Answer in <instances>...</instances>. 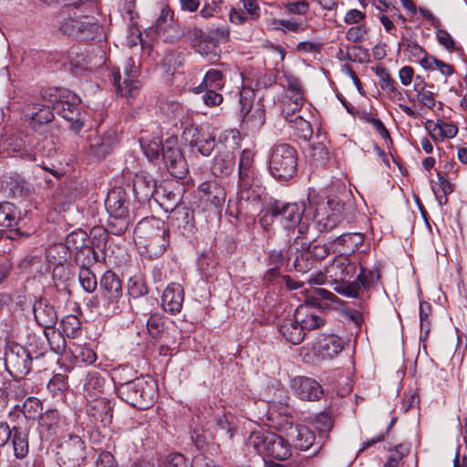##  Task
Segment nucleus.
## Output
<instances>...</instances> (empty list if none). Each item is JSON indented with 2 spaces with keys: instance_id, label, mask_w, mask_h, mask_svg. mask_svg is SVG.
Returning <instances> with one entry per match:
<instances>
[{
  "instance_id": "f257e3e1",
  "label": "nucleus",
  "mask_w": 467,
  "mask_h": 467,
  "mask_svg": "<svg viewBox=\"0 0 467 467\" xmlns=\"http://www.w3.org/2000/svg\"><path fill=\"white\" fill-rule=\"evenodd\" d=\"M42 98L54 104L55 111L69 122V129L78 134L82 129L87 131L88 115L79 109L80 99L68 89L47 88L42 89Z\"/></svg>"
},
{
  "instance_id": "f03ea898",
  "label": "nucleus",
  "mask_w": 467,
  "mask_h": 467,
  "mask_svg": "<svg viewBox=\"0 0 467 467\" xmlns=\"http://www.w3.org/2000/svg\"><path fill=\"white\" fill-rule=\"evenodd\" d=\"M359 264L346 254H339L326 266L329 281L336 285L335 291L348 297H358L360 285L350 281L358 272Z\"/></svg>"
},
{
  "instance_id": "7ed1b4c3",
  "label": "nucleus",
  "mask_w": 467,
  "mask_h": 467,
  "mask_svg": "<svg viewBox=\"0 0 467 467\" xmlns=\"http://www.w3.org/2000/svg\"><path fill=\"white\" fill-rule=\"evenodd\" d=\"M247 444L264 457L284 461L291 455L289 441L275 432L254 431L248 438Z\"/></svg>"
},
{
  "instance_id": "20e7f679",
  "label": "nucleus",
  "mask_w": 467,
  "mask_h": 467,
  "mask_svg": "<svg viewBox=\"0 0 467 467\" xmlns=\"http://www.w3.org/2000/svg\"><path fill=\"white\" fill-rule=\"evenodd\" d=\"M135 234L144 243L146 249L155 256L161 254L169 244V230L164 222L156 217L140 221Z\"/></svg>"
},
{
  "instance_id": "39448f33",
  "label": "nucleus",
  "mask_w": 467,
  "mask_h": 467,
  "mask_svg": "<svg viewBox=\"0 0 467 467\" xmlns=\"http://www.w3.org/2000/svg\"><path fill=\"white\" fill-rule=\"evenodd\" d=\"M60 18L58 29L69 36L92 38L100 29L94 17L78 14V8L71 5L62 11Z\"/></svg>"
},
{
  "instance_id": "423d86ee",
  "label": "nucleus",
  "mask_w": 467,
  "mask_h": 467,
  "mask_svg": "<svg viewBox=\"0 0 467 467\" xmlns=\"http://www.w3.org/2000/svg\"><path fill=\"white\" fill-rule=\"evenodd\" d=\"M117 392L128 404L139 409H146L155 400L156 383L151 379L137 378L120 383L117 387Z\"/></svg>"
},
{
  "instance_id": "0eeeda50",
  "label": "nucleus",
  "mask_w": 467,
  "mask_h": 467,
  "mask_svg": "<svg viewBox=\"0 0 467 467\" xmlns=\"http://www.w3.org/2000/svg\"><path fill=\"white\" fill-rule=\"evenodd\" d=\"M297 167V152L292 146L283 143L271 150L268 160L270 174L278 180H287L294 176Z\"/></svg>"
},
{
  "instance_id": "6e6552de",
  "label": "nucleus",
  "mask_w": 467,
  "mask_h": 467,
  "mask_svg": "<svg viewBox=\"0 0 467 467\" xmlns=\"http://www.w3.org/2000/svg\"><path fill=\"white\" fill-rule=\"evenodd\" d=\"M305 204L302 203H275L271 210L272 216L280 222L288 230L298 227V232L303 234L307 228L308 218L306 214Z\"/></svg>"
},
{
  "instance_id": "1a4fd4ad",
  "label": "nucleus",
  "mask_w": 467,
  "mask_h": 467,
  "mask_svg": "<svg viewBox=\"0 0 467 467\" xmlns=\"http://www.w3.org/2000/svg\"><path fill=\"white\" fill-rule=\"evenodd\" d=\"M86 458V446L78 435L63 438L57 451V461L61 467H79Z\"/></svg>"
},
{
  "instance_id": "9d476101",
  "label": "nucleus",
  "mask_w": 467,
  "mask_h": 467,
  "mask_svg": "<svg viewBox=\"0 0 467 467\" xmlns=\"http://www.w3.org/2000/svg\"><path fill=\"white\" fill-rule=\"evenodd\" d=\"M64 244L70 255L75 254V261L81 266L88 265L94 261L95 251L89 245L88 236L82 230H76L67 235Z\"/></svg>"
},
{
  "instance_id": "9b49d317",
  "label": "nucleus",
  "mask_w": 467,
  "mask_h": 467,
  "mask_svg": "<svg viewBox=\"0 0 467 467\" xmlns=\"http://www.w3.org/2000/svg\"><path fill=\"white\" fill-rule=\"evenodd\" d=\"M100 287L104 290L106 315L118 314L121 310L122 285L120 280L112 271L104 273L100 279Z\"/></svg>"
},
{
  "instance_id": "f8f14e48",
  "label": "nucleus",
  "mask_w": 467,
  "mask_h": 467,
  "mask_svg": "<svg viewBox=\"0 0 467 467\" xmlns=\"http://www.w3.org/2000/svg\"><path fill=\"white\" fill-rule=\"evenodd\" d=\"M162 157L168 171L176 178H183L188 171L187 162L177 146V138L170 137L162 147Z\"/></svg>"
},
{
  "instance_id": "ddd939ff",
  "label": "nucleus",
  "mask_w": 467,
  "mask_h": 467,
  "mask_svg": "<svg viewBox=\"0 0 467 467\" xmlns=\"http://www.w3.org/2000/svg\"><path fill=\"white\" fill-rule=\"evenodd\" d=\"M133 192L140 202L150 201L152 197L158 202L161 197L165 196V190L161 187L157 188L155 180L146 171L136 173L133 179Z\"/></svg>"
},
{
  "instance_id": "4468645a",
  "label": "nucleus",
  "mask_w": 467,
  "mask_h": 467,
  "mask_svg": "<svg viewBox=\"0 0 467 467\" xmlns=\"http://www.w3.org/2000/svg\"><path fill=\"white\" fill-rule=\"evenodd\" d=\"M86 140L88 154L98 160H102L109 154L117 141L116 133L112 130L99 135L96 130H89Z\"/></svg>"
},
{
  "instance_id": "2eb2a0df",
  "label": "nucleus",
  "mask_w": 467,
  "mask_h": 467,
  "mask_svg": "<svg viewBox=\"0 0 467 467\" xmlns=\"http://www.w3.org/2000/svg\"><path fill=\"white\" fill-rule=\"evenodd\" d=\"M237 193L241 202H245L256 211L261 208L265 189L260 183L259 179L239 181Z\"/></svg>"
},
{
  "instance_id": "dca6fc26",
  "label": "nucleus",
  "mask_w": 467,
  "mask_h": 467,
  "mask_svg": "<svg viewBox=\"0 0 467 467\" xmlns=\"http://www.w3.org/2000/svg\"><path fill=\"white\" fill-rule=\"evenodd\" d=\"M5 366L15 373L26 375L31 370L32 358L25 348L20 345L11 346L5 353Z\"/></svg>"
},
{
  "instance_id": "f3484780",
  "label": "nucleus",
  "mask_w": 467,
  "mask_h": 467,
  "mask_svg": "<svg viewBox=\"0 0 467 467\" xmlns=\"http://www.w3.org/2000/svg\"><path fill=\"white\" fill-rule=\"evenodd\" d=\"M241 112L243 114V125L250 130L260 129L265 121V114L263 106L257 102L250 104L249 99L241 93L240 97Z\"/></svg>"
},
{
  "instance_id": "a211bd4d",
  "label": "nucleus",
  "mask_w": 467,
  "mask_h": 467,
  "mask_svg": "<svg viewBox=\"0 0 467 467\" xmlns=\"http://www.w3.org/2000/svg\"><path fill=\"white\" fill-rule=\"evenodd\" d=\"M340 211L339 203L332 208L327 202V205L322 204L316 209L314 221L320 226L321 231H330L343 221Z\"/></svg>"
},
{
  "instance_id": "6ab92c4d",
  "label": "nucleus",
  "mask_w": 467,
  "mask_h": 467,
  "mask_svg": "<svg viewBox=\"0 0 467 467\" xmlns=\"http://www.w3.org/2000/svg\"><path fill=\"white\" fill-rule=\"evenodd\" d=\"M314 306V305L306 301V304L300 305L295 310L293 317L304 331L318 328L324 324L323 317Z\"/></svg>"
},
{
  "instance_id": "aec40b11",
  "label": "nucleus",
  "mask_w": 467,
  "mask_h": 467,
  "mask_svg": "<svg viewBox=\"0 0 467 467\" xmlns=\"http://www.w3.org/2000/svg\"><path fill=\"white\" fill-rule=\"evenodd\" d=\"M54 104L49 103L42 98V92L40 93V99L37 103L27 106L25 116L30 119V124L34 127L36 125L47 124L54 119Z\"/></svg>"
},
{
  "instance_id": "412c9836",
  "label": "nucleus",
  "mask_w": 467,
  "mask_h": 467,
  "mask_svg": "<svg viewBox=\"0 0 467 467\" xmlns=\"http://www.w3.org/2000/svg\"><path fill=\"white\" fill-rule=\"evenodd\" d=\"M284 431L285 436L294 442L295 447L303 451L312 447L316 440L314 432L305 425L289 423L285 427Z\"/></svg>"
},
{
  "instance_id": "4be33fe9",
  "label": "nucleus",
  "mask_w": 467,
  "mask_h": 467,
  "mask_svg": "<svg viewBox=\"0 0 467 467\" xmlns=\"http://www.w3.org/2000/svg\"><path fill=\"white\" fill-rule=\"evenodd\" d=\"M292 387L301 400H318L323 394L320 384L307 377L295 378L292 381Z\"/></svg>"
},
{
  "instance_id": "5701e85b",
  "label": "nucleus",
  "mask_w": 467,
  "mask_h": 467,
  "mask_svg": "<svg viewBox=\"0 0 467 467\" xmlns=\"http://www.w3.org/2000/svg\"><path fill=\"white\" fill-rule=\"evenodd\" d=\"M184 300L183 288L178 284H171L163 291L161 306L164 311L171 314L180 313Z\"/></svg>"
},
{
  "instance_id": "b1692460",
  "label": "nucleus",
  "mask_w": 467,
  "mask_h": 467,
  "mask_svg": "<svg viewBox=\"0 0 467 467\" xmlns=\"http://www.w3.org/2000/svg\"><path fill=\"white\" fill-rule=\"evenodd\" d=\"M105 206L109 214H130L127 194L121 188L112 189L108 193Z\"/></svg>"
},
{
  "instance_id": "393cba45",
  "label": "nucleus",
  "mask_w": 467,
  "mask_h": 467,
  "mask_svg": "<svg viewBox=\"0 0 467 467\" xmlns=\"http://www.w3.org/2000/svg\"><path fill=\"white\" fill-rule=\"evenodd\" d=\"M406 51L409 53L410 59L419 63L424 69L434 70L438 66V59L429 56L426 51L416 42L404 39Z\"/></svg>"
},
{
  "instance_id": "a878e982",
  "label": "nucleus",
  "mask_w": 467,
  "mask_h": 467,
  "mask_svg": "<svg viewBox=\"0 0 467 467\" xmlns=\"http://www.w3.org/2000/svg\"><path fill=\"white\" fill-rule=\"evenodd\" d=\"M198 190L202 193L201 198L214 207H219L224 202L225 191L215 181H208L201 183Z\"/></svg>"
},
{
  "instance_id": "bb28decb",
  "label": "nucleus",
  "mask_w": 467,
  "mask_h": 467,
  "mask_svg": "<svg viewBox=\"0 0 467 467\" xmlns=\"http://www.w3.org/2000/svg\"><path fill=\"white\" fill-rule=\"evenodd\" d=\"M192 36H194L192 46L196 52L211 62L217 61L219 55L215 43L213 40L202 37V30L198 28L192 30Z\"/></svg>"
},
{
  "instance_id": "cd10ccee",
  "label": "nucleus",
  "mask_w": 467,
  "mask_h": 467,
  "mask_svg": "<svg viewBox=\"0 0 467 467\" xmlns=\"http://www.w3.org/2000/svg\"><path fill=\"white\" fill-rule=\"evenodd\" d=\"M39 432L42 439L48 440L60 429V417L57 410H48L38 419Z\"/></svg>"
},
{
  "instance_id": "c85d7f7f",
  "label": "nucleus",
  "mask_w": 467,
  "mask_h": 467,
  "mask_svg": "<svg viewBox=\"0 0 467 467\" xmlns=\"http://www.w3.org/2000/svg\"><path fill=\"white\" fill-rule=\"evenodd\" d=\"M344 344L345 341L336 335L326 336L318 343L317 355L322 359H332L342 351Z\"/></svg>"
},
{
  "instance_id": "c756f323",
  "label": "nucleus",
  "mask_w": 467,
  "mask_h": 467,
  "mask_svg": "<svg viewBox=\"0 0 467 467\" xmlns=\"http://www.w3.org/2000/svg\"><path fill=\"white\" fill-rule=\"evenodd\" d=\"M33 310L35 318L40 326L50 328L56 325L57 320V313L47 300L41 299L36 302Z\"/></svg>"
},
{
  "instance_id": "7c9ffc66",
  "label": "nucleus",
  "mask_w": 467,
  "mask_h": 467,
  "mask_svg": "<svg viewBox=\"0 0 467 467\" xmlns=\"http://www.w3.org/2000/svg\"><path fill=\"white\" fill-rule=\"evenodd\" d=\"M234 164L235 160L233 152H220L213 158L211 171L217 177L228 176L233 172Z\"/></svg>"
},
{
  "instance_id": "2f4dec72",
  "label": "nucleus",
  "mask_w": 467,
  "mask_h": 467,
  "mask_svg": "<svg viewBox=\"0 0 467 467\" xmlns=\"http://www.w3.org/2000/svg\"><path fill=\"white\" fill-rule=\"evenodd\" d=\"M112 77L118 95L126 97L128 99H134L137 96L140 90V83L137 78H124L121 83L119 71H114Z\"/></svg>"
},
{
  "instance_id": "473e14b6",
  "label": "nucleus",
  "mask_w": 467,
  "mask_h": 467,
  "mask_svg": "<svg viewBox=\"0 0 467 467\" xmlns=\"http://www.w3.org/2000/svg\"><path fill=\"white\" fill-rule=\"evenodd\" d=\"M19 211L11 202H0V226L18 231Z\"/></svg>"
},
{
  "instance_id": "72a5a7b5",
  "label": "nucleus",
  "mask_w": 467,
  "mask_h": 467,
  "mask_svg": "<svg viewBox=\"0 0 467 467\" xmlns=\"http://www.w3.org/2000/svg\"><path fill=\"white\" fill-rule=\"evenodd\" d=\"M279 331L284 338L293 345L300 344L305 337V331L294 317L283 321Z\"/></svg>"
},
{
  "instance_id": "f704fd0d",
  "label": "nucleus",
  "mask_w": 467,
  "mask_h": 467,
  "mask_svg": "<svg viewBox=\"0 0 467 467\" xmlns=\"http://www.w3.org/2000/svg\"><path fill=\"white\" fill-rule=\"evenodd\" d=\"M239 181L258 179L254 165V153L250 150H244L238 162Z\"/></svg>"
},
{
  "instance_id": "c9c22d12",
  "label": "nucleus",
  "mask_w": 467,
  "mask_h": 467,
  "mask_svg": "<svg viewBox=\"0 0 467 467\" xmlns=\"http://www.w3.org/2000/svg\"><path fill=\"white\" fill-rule=\"evenodd\" d=\"M61 335L63 337L62 346H57L56 351H60L67 348V343L64 337L75 338L80 330V322L74 315H68L62 318L60 322Z\"/></svg>"
},
{
  "instance_id": "e433bc0d",
  "label": "nucleus",
  "mask_w": 467,
  "mask_h": 467,
  "mask_svg": "<svg viewBox=\"0 0 467 467\" xmlns=\"http://www.w3.org/2000/svg\"><path fill=\"white\" fill-rule=\"evenodd\" d=\"M12 443L16 458H24L28 452V433L26 428L14 426Z\"/></svg>"
},
{
  "instance_id": "4c0bfd02",
  "label": "nucleus",
  "mask_w": 467,
  "mask_h": 467,
  "mask_svg": "<svg viewBox=\"0 0 467 467\" xmlns=\"http://www.w3.org/2000/svg\"><path fill=\"white\" fill-rule=\"evenodd\" d=\"M104 384L105 379L101 376L100 372L90 370L86 375L84 390L90 398H96L102 393Z\"/></svg>"
},
{
  "instance_id": "58836bf2",
  "label": "nucleus",
  "mask_w": 467,
  "mask_h": 467,
  "mask_svg": "<svg viewBox=\"0 0 467 467\" xmlns=\"http://www.w3.org/2000/svg\"><path fill=\"white\" fill-rule=\"evenodd\" d=\"M363 234L359 233H346L337 236L334 243L342 246V253H354L363 244Z\"/></svg>"
},
{
  "instance_id": "ea45409f",
  "label": "nucleus",
  "mask_w": 467,
  "mask_h": 467,
  "mask_svg": "<svg viewBox=\"0 0 467 467\" xmlns=\"http://www.w3.org/2000/svg\"><path fill=\"white\" fill-rule=\"evenodd\" d=\"M224 78L222 71L210 69L206 72L202 82L196 88L197 92H203L204 88L221 90L224 87Z\"/></svg>"
},
{
  "instance_id": "a19ab883",
  "label": "nucleus",
  "mask_w": 467,
  "mask_h": 467,
  "mask_svg": "<svg viewBox=\"0 0 467 467\" xmlns=\"http://www.w3.org/2000/svg\"><path fill=\"white\" fill-rule=\"evenodd\" d=\"M70 256L64 243L55 244L46 250V259L49 265L65 264Z\"/></svg>"
},
{
  "instance_id": "79ce46f5",
  "label": "nucleus",
  "mask_w": 467,
  "mask_h": 467,
  "mask_svg": "<svg viewBox=\"0 0 467 467\" xmlns=\"http://www.w3.org/2000/svg\"><path fill=\"white\" fill-rule=\"evenodd\" d=\"M415 91L418 93L419 101L425 107L432 109L435 106V87L427 85L422 81H416L414 84Z\"/></svg>"
},
{
  "instance_id": "37998d69",
  "label": "nucleus",
  "mask_w": 467,
  "mask_h": 467,
  "mask_svg": "<svg viewBox=\"0 0 467 467\" xmlns=\"http://www.w3.org/2000/svg\"><path fill=\"white\" fill-rule=\"evenodd\" d=\"M67 347L69 348L77 362L91 365L97 360V355L94 350L87 346L70 343Z\"/></svg>"
},
{
  "instance_id": "c03bdc74",
  "label": "nucleus",
  "mask_w": 467,
  "mask_h": 467,
  "mask_svg": "<svg viewBox=\"0 0 467 467\" xmlns=\"http://www.w3.org/2000/svg\"><path fill=\"white\" fill-rule=\"evenodd\" d=\"M130 223V214H109L108 231L114 235L123 234Z\"/></svg>"
},
{
  "instance_id": "a18cd8bd",
  "label": "nucleus",
  "mask_w": 467,
  "mask_h": 467,
  "mask_svg": "<svg viewBox=\"0 0 467 467\" xmlns=\"http://www.w3.org/2000/svg\"><path fill=\"white\" fill-rule=\"evenodd\" d=\"M318 141L310 145V157L317 164H324L328 158V150L326 143V136L321 133L317 134Z\"/></svg>"
},
{
  "instance_id": "49530a36",
  "label": "nucleus",
  "mask_w": 467,
  "mask_h": 467,
  "mask_svg": "<svg viewBox=\"0 0 467 467\" xmlns=\"http://www.w3.org/2000/svg\"><path fill=\"white\" fill-rule=\"evenodd\" d=\"M140 146L143 150L145 156L150 160L153 161L159 158L161 151L162 152L161 140L159 136H153L151 139L141 138Z\"/></svg>"
},
{
  "instance_id": "de8ad7c7",
  "label": "nucleus",
  "mask_w": 467,
  "mask_h": 467,
  "mask_svg": "<svg viewBox=\"0 0 467 467\" xmlns=\"http://www.w3.org/2000/svg\"><path fill=\"white\" fill-rule=\"evenodd\" d=\"M5 188L12 196H22L29 191L27 182L18 174L11 175Z\"/></svg>"
},
{
  "instance_id": "09e8293b",
  "label": "nucleus",
  "mask_w": 467,
  "mask_h": 467,
  "mask_svg": "<svg viewBox=\"0 0 467 467\" xmlns=\"http://www.w3.org/2000/svg\"><path fill=\"white\" fill-rule=\"evenodd\" d=\"M288 122L291 124V128L295 129L299 138L309 140L312 137L313 130L310 123L300 115H296L295 119H289Z\"/></svg>"
},
{
  "instance_id": "8fccbe9b",
  "label": "nucleus",
  "mask_w": 467,
  "mask_h": 467,
  "mask_svg": "<svg viewBox=\"0 0 467 467\" xmlns=\"http://www.w3.org/2000/svg\"><path fill=\"white\" fill-rule=\"evenodd\" d=\"M41 410H42L41 401L35 397H29L24 402L22 415H18V418H21V420H24V419L35 420L36 418L40 416L39 412Z\"/></svg>"
},
{
  "instance_id": "3c124183",
  "label": "nucleus",
  "mask_w": 467,
  "mask_h": 467,
  "mask_svg": "<svg viewBox=\"0 0 467 467\" xmlns=\"http://www.w3.org/2000/svg\"><path fill=\"white\" fill-rule=\"evenodd\" d=\"M359 272L357 275V279L354 282H358L360 285V289H368L373 286L379 279L378 271L366 270L362 266H358Z\"/></svg>"
},
{
  "instance_id": "603ef678",
  "label": "nucleus",
  "mask_w": 467,
  "mask_h": 467,
  "mask_svg": "<svg viewBox=\"0 0 467 467\" xmlns=\"http://www.w3.org/2000/svg\"><path fill=\"white\" fill-rule=\"evenodd\" d=\"M377 75L379 78V86L389 97H395L398 93L396 82L384 68H378Z\"/></svg>"
},
{
  "instance_id": "864d4df0",
  "label": "nucleus",
  "mask_w": 467,
  "mask_h": 467,
  "mask_svg": "<svg viewBox=\"0 0 467 467\" xmlns=\"http://www.w3.org/2000/svg\"><path fill=\"white\" fill-rule=\"evenodd\" d=\"M198 151L203 156H210L215 147V139L207 130L202 135L195 146Z\"/></svg>"
},
{
  "instance_id": "5fc2aeb1",
  "label": "nucleus",
  "mask_w": 467,
  "mask_h": 467,
  "mask_svg": "<svg viewBox=\"0 0 467 467\" xmlns=\"http://www.w3.org/2000/svg\"><path fill=\"white\" fill-rule=\"evenodd\" d=\"M316 265V261L309 253L303 252L297 255L294 262V267L296 272L306 274Z\"/></svg>"
},
{
  "instance_id": "6e6d98bb",
  "label": "nucleus",
  "mask_w": 467,
  "mask_h": 467,
  "mask_svg": "<svg viewBox=\"0 0 467 467\" xmlns=\"http://www.w3.org/2000/svg\"><path fill=\"white\" fill-rule=\"evenodd\" d=\"M83 268L79 272V283L83 289L88 293H92L97 288V279L93 273L89 271L87 265L82 266Z\"/></svg>"
},
{
  "instance_id": "4d7b16f0",
  "label": "nucleus",
  "mask_w": 467,
  "mask_h": 467,
  "mask_svg": "<svg viewBox=\"0 0 467 467\" xmlns=\"http://www.w3.org/2000/svg\"><path fill=\"white\" fill-rule=\"evenodd\" d=\"M157 34L160 37L163 38V40L168 43L178 42L183 35L179 24L175 21L172 23V25L168 26L164 30H161Z\"/></svg>"
},
{
  "instance_id": "13d9d810",
  "label": "nucleus",
  "mask_w": 467,
  "mask_h": 467,
  "mask_svg": "<svg viewBox=\"0 0 467 467\" xmlns=\"http://www.w3.org/2000/svg\"><path fill=\"white\" fill-rule=\"evenodd\" d=\"M147 329L152 337H158L164 330V321L160 314H151L146 321Z\"/></svg>"
},
{
  "instance_id": "bf43d9fd",
  "label": "nucleus",
  "mask_w": 467,
  "mask_h": 467,
  "mask_svg": "<svg viewBox=\"0 0 467 467\" xmlns=\"http://www.w3.org/2000/svg\"><path fill=\"white\" fill-rule=\"evenodd\" d=\"M202 127L199 128L194 125H187L182 134V140L189 143L191 146H195L197 141L201 139L202 135L205 132Z\"/></svg>"
},
{
  "instance_id": "052dcab7",
  "label": "nucleus",
  "mask_w": 467,
  "mask_h": 467,
  "mask_svg": "<svg viewBox=\"0 0 467 467\" xmlns=\"http://www.w3.org/2000/svg\"><path fill=\"white\" fill-rule=\"evenodd\" d=\"M336 298V296L324 288H314L312 289L308 295L306 296V302L311 303L314 306H318V300L319 299H325L328 301H334Z\"/></svg>"
},
{
  "instance_id": "680f3d73",
  "label": "nucleus",
  "mask_w": 467,
  "mask_h": 467,
  "mask_svg": "<svg viewBox=\"0 0 467 467\" xmlns=\"http://www.w3.org/2000/svg\"><path fill=\"white\" fill-rule=\"evenodd\" d=\"M368 33V26L365 24H359L348 29L346 38L352 43H359L365 39Z\"/></svg>"
},
{
  "instance_id": "e2e57ef3",
  "label": "nucleus",
  "mask_w": 467,
  "mask_h": 467,
  "mask_svg": "<svg viewBox=\"0 0 467 467\" xmlns=\"http://www.w3.org/2000/svg\"><path fill=\"white\" fill-rule=\"evenodd\" d=\"M128 291L134 298L141 297L148 293L145 282L139 277L130 278L128 285Z\"/></svg>"
},
{
  "instance_id": "0e129e2a",
  "label": "nucleus",
  "mask_w": 467,
  "mask_h": 467,
  "mask_svg": "<svg viewBox=\"0 0 467 467\" xmlns=\"http://www.w3.org/2000/svg\"><path fill=\"white\" fill-rule=\"evenodd\" d=\"M173 22V13L171 8L168 6L162 7L155 22L156 32L159 33L161 30H164L165 27L172 25Z\"/></svg>"
},
{
  "instance_id": "69168bd1",
  "label": "nucleus",
  "mask_w": 467,
  "mask_h": 467,
  "mask_svg": "<svg viewBox=\"0 0 467 467\" xmlns=\"http://www.w3.org/2000/svg\"><path fill=\"white\" fill-rule=\"evenodd\" d=\"M332 426V420L328 414L320 413L316 416L314 427L319 432L320 436L327 435V433L330 431Z\"/></svg>"
},
{
  "instance_id": "338daca9",
  "label": "nucleus",
  "mask_w": 467,
  "mask_h": 467,
  "mask_svg": "<svg viewBox=\"0 0 467 467\" xmlns=\"http://www.w3.org/2000/svg\"><path fill=\"white\" fill-rule=\"evenodd\" d=\"M310 5L306 0L288 2L285 5V9L288 14L304 16L309 11Z\"/></svg>"
},
{
  "instance_id": "774afa93",
  "label": "nucleus",
  "mask_w": 467,
  "mask_h": 467,
  "mask_svg": "<svg viewBox=\"0 0 467 467\" xmlns=\"http://www.w3.org/2000/svg\"><path fill=\"white\" fill-rule=\"evenodd\" d=\"M244 11L249 16L251 21L257 20L261 16L258 0H241Z\"/></svg>"
}]
</instances>
